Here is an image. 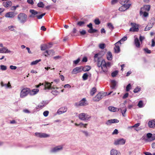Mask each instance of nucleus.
I'll return each instance as SVG.
<instances>
[{"mask_svg":"<svg viewBox=\"0 0 155 155\" xmlns=\"http://www.w3.org/2000/svg\"><path fill=\"white\" fill-rule=\"evenodd\" d=\"M94 22L95 24L96 25H98L100 23V21H99V20L98 19H95Z\"/></svg>","mask_w":155,"mask_h":155,"instance_id":"nucleus-54","label":"nucleus"},{"mask_svg":"<svg viewBox=\"0 0 155 155\" xmlns=\"http://www.w3.org/2000/svg\"><path fill=\"white\" fill-rule=\"evenodd\" d=\"M155 22V19L154 18H152L150 20V22H149L147 26L151 29L153 25L154 24Z\"/></svg>","mask_w":155,"mask_h":155,"instance_id":"nucleus-19","label":"nucleus"},{"mask_svg":"<svg viewBox=\"0 0 155 155\" xmlns=\"http://www.w3.org/2000/svg\"><path fill=\"white\" fill-rule=\"evenodd\" d=\"M118 131L117 129H115L112 133V134H118Z\"/></svg>","mask_w":155,"mask_h":155,"instance_id":"nucleus-63","label":"nucleus"},{"mask_svg":"<svg viewBox=\"0 0 155 155\" xmlns=\"http://www.w3.org/2000/svg\"><path fill=\"white\" fill-rule=\"evenodd\" d=\"M126 111H127V109L126 107L124 109V110H121V112L122 113V114L123 116L124 117H125V115H124V114L126 113Z\"/></svg>","mask_w":155,"mask_h":155,"instance_id":"nucleus-49","label":"nucleus"},{"mask_svg":"<svg viewBox=\"0 0 155 155\" xmlns=\"http://www.w3.org/2000/svg\"><path fill=\"white\" fill-rule=\"evenodd\" d=\"M121 44V43L120 42V41H118L115 44V47L114 49L115 53H118L120 52V48L119 45H120Z\"/></svg>","mask_w":155,"mask_h":155,"instance_id":"nucleus-10","label":"nucleus"},{"mask_svg":"<svg viewBox=\"0 0 155 155\" xmlns=\"http://www.w3.org/2000/svg\"><path fill=\"white\" fill-rule=\"evenodd\" d=\"M105 64L106 67H107V68H110L111 65V64L110 62H107V63H106L105 62Z\"/></svg>","mask_w":155,"mask_h":155,"instance_id":"nucleus-59","label":"nucleus"},{"mask_svg":"<svg viewBox=\"0 0 155 155\" xmlns=\"http://www.w3.org/2000/svg\"><path fill=\"white\" fill-rule=\"evenodd\" d=\"M86 101L85 99V98H83L79 102L76 103L75 104V105L77 106H84L86 104Z\"/></svg>","mask_w":155,"mask_h":155,"instance_id":"nucleus-14","label":"nucleus"},{"mask_svg":"<svg viewBox=\"0 0 155 155\" xmlns=\"http://www.w3.org/2000/svg\"><path fill=\"white\" fill-rule=\"evenodd\" d=\"M131 5V4H124L123 5L119 8V10H127L130 8Z\"/></svg>","mask_w":155,"mask_h":155,"instance_id":"nucleus-20","label":"nucleus"},{"mask_svg":"<svg viewBox=\"0 0 155 155\" xmlns=\"http://www.w3.org/2000/svg\"><path fill=\"white\" fill-rule=\"evenodd\" d=\"M137 106L140 108H142L143 107L144 105L143 101H140L138 103Z\"/></svg>","mask_w":155,"mask_h":155,"instance_id":"nucleus-37","label":"nucleus"},{"mask_svg":"<svg viewBox=\"0 0 155 155\" xmlns=\"http://www.w3.org/2000/svg\"><path fill=\"white\" fill-rule=\"evenodd\" d=\"M46 45H44L43 46H42L41 47V50L44 51L46 49H47V46H46Z\"/></svg>","mask_w":155,"mask_h":155,"instance_id":"nucleus-60","label":"nucleus"},{"mask_svg":"<svg viewBox=\"0 0 155 155\" xmlns=\"http://www.w3.org/2000/svg\"><path fill=\"white\" fill-rule=\"evenodd\" d=\"M91 69V68L89 66H86L82 68V70L84 72L88 71Z\"/></svg>","mask_w":155,"mask_h":155,"instance_id":"nucleus-33","label":"nucleus"},{"mask_svg":"<svg viewBox=\"0 0 155 155\" xmlns=\"http://www.w3.org/2000/svg\"><path fill=\"white\" fill-rule=\"evenodd\" d=\"M130 25L132 27L129 30L130 31L135 32L138 31L139 28L138 25H137L135 23L131 22Z\"/></svg>","mask_w":155,"mask_h":155,"instance_id":"nucleus-6","label":"nucleus"},{"mask_svg":"<svg viewBox=\"0 0 155 155\" xmlns=\"http://www.w3.org/2000/svg\"><path fill=\"white\" fill-rule=\"evenodd\" d=\"M10 83L9 82H8V84H5L4 86H5L6 88H9L11 87V85L10 84Z\"/></svg>","mask_w":155,"mask_h":155,"instance_id":"nucleus-62","label":"nucleus"},{"mask_svg":"<svg viewBox=\"0 0 155 155\" xmlns=\"http://www.w3.org/2000/svg\"><path fill=\"white\" fill-rule=\"evenodd\" d=\"M127 37L126 36H124L119 41H120V42L121 43V41H125L127 40Z\"/></svg>","mask_w":155,"mask_h":155,"instance_id":"nucleus-50","label":"nucleus"},{"mask_svg":"<svg viewBox=\"0 0 155 155\" xmlns=\"http://www.w3.org/2000/svg\"><path fill=\"white\" fill-rule=\"evenodd\" d=\"M118 73L117 71H115L111 73V76L112 77H115Z\"/></svg>","mask_w":155,"mask_h":155,"instance_id":"nucleus-44","label":"nucleus"},{"mask_svg":"<svg viewBox=\"0 0 155 155\" xmlns=\"http://www.w3.org/2000/svg\"><path fill=\"white\" fill-rule=\"evenodd\" d=\"M45 14V13H42L39 15H36V17H37L38 19H41L42 18V17L44 16Z\"/></svg>","mask_w":155,"mask_h":155,"instance_id":"nucleus-43","label":"nucleus"},{"mask_svg":"<svg viewBox=\"0 0 155 155\" xmlns=\"http://www.w3.org/2000/svg\"><path fill=\"white\" fill-rule=\"evenodd\" d=\"M10 68L12 70H15L17 68V67L16 66L11 65L10 66Z\"/></svg>","mask_w":155,"mask_h":155,"instance_id":"nucleus-64","label":"nucleus"},{"mask_svg":"<svg viewBox=\"0 0 155 155\" xmlns=\"http://www.w3.org/2000/svg\"><path fill=\"white\" fill-rule=\"evenodd\" d=\"M107 26L110 29L111 31H112L114 28V27L113 25L110 23H108L107 24Z\"/></svg>","mask_w":155,"mask_h":155,"instance_id":"nucleus-39","label":"nucleus"},{"mask_svg":"<svg viewBox=\"0 0 155 155\" xmlns=\"http://www.w3.org/2000/svg\"><path fill=\"white\" fill-rule=\"evenodd\" d=\"M143 50L147 54H150L151 52L150 50H149L147 48H145L143 49Z\"/></svg>","mask_w":155,"mask_h":155,"instance_id":"nucleus-51","label":"nucleus"},{"mask_svg":"<svg viewBox=\"0 0 155 155\" xmlns=\"http://www.w3.org/2000/svg\"><path fill=\"white\" fill-rule=\"evenodd\" d=\"M96 91V89L95 87L93 88L90 92V94L91 95H93L95 93Z\"/></svg>","mask_w":155,"mask_h":155,"instance_id":"nucleus-40","label":"nucleus"},{"mask_svg":"<svg viewBox=\"0 0 155 155\" xmlns=\"http://www.w3.org/2000/svg\"><path fill=\"white\" fill-rule=\"evenodd\" d=\"M81 71V68L80 67H77L73 69L71 72L72 74H76L80 72Z\"/></svg>","mask_w":155,"mask_h":155,"instance_id":"nucleus-18","label":"nucleus"},{"mask_svg":"<svg viewBox=\"0 0 155 155\" xmlns=\"http://www.w3.org/2000/svg\"><path fill=\"white\" fill-rule=\"evenodd\" d=\"M88 75L87 73H85L82 76V78L84 80H87L88 78Z\"/></svg>","mask_w":155,"mask_h":155,"instance_id":"nucleus-36","label":"nucleus"},{"mask_svg":"<svg viewBox=\"0 0 155 155\" xmlns=\"http://www.w3.org/2000/svg\"><path fill=\"white\" fill-rule=\"evenodd\" d=\"M120 152L114 149H111L110 151V155H117Z\"/></svg>","mask_w":155,"mask_h":155,"instance_id":"nucleus-25","label":"nucleus"},{"mask_svg":"<svg viewBox=\"0 0 155 155\" xmlns=\"http://www.w3.org/2000/svg\"><path fill=\"white\" fill-rule=\"evenodd\" d=\"M108 109L110 111L115 112L117 111V108L113 106H110L108 107Z\"/></svg>","mask_w":155,"mask_h":155,"instance_id":"nucleus-29","label":"nucleus"},{"mask_svg":"<svg viewBox=\"0 0 155 155\" xmlns=\"http://www.w3.org/2000/svg\"><path fill=\"white\" fill-rule=\"evenodd\" d=\"M112 124H113V123L111 119L108 120L105 123V124L107 125H110Z\"/></svg>","mask_w":155,"mask_h":155,"instance_id":"nucleus-46","label":"nucleus"},{"mask_svg":"<svg viewBox=\"0 0 155 155\" xmlns=\"http://www.w3.org/2000/svg\"><path fill=\"white\" fill-rule=\"evenodd\" d=\"M111 87L112 89L115 88L117 82L115 80H113L111 81Z\"/></svg>","mask_w":155,"mask_h":155,"instance_id":"nucleus-32","label":"nucleus"},{"mask_svg":"<svg viewBox=\"0 0 155 155\" xmlns=\"http://www.w3.org/2000/svg\"><path fill=\"white\" fill-rule=\"evenodd\" d=\"M48 111H45L43 112V115L45 117H47L48 115Z\"/></svg>","mask_w":155,"mask_h":155,"instance_id":"nucleus-58","label":"nucleus"},{"mask_svg":"<svg viewBox=\"0 0 155 155\" xmlns=\"http://www.w3.org/2000/svg\"><path fill=\"white\" fill-rule=\"evenodd\" d=\"M118 0H112L111 1V4L114 5L118 2Z\"/></svg>","mask_w":155,"mask_h":155,"instance_id":"nucleus-61","label":"nucleus"},{"mask_svg":"<svg viewBox=\"0 0 155 155\" xmlns=\"http://www.w3.org/2000/svg\"><path fill=\"white\" fill-rule=\"evenodd\" d=\"M131 87V85L130 84H129L127 85L126 87V91H129Z\"/></svg>","mask_w":155,"mask_h":155,"instance_id":"nucleus-48","label":"nucleus"},{"mask_svg":"<svg viewBox=\"0 0 155 155\" xmlns=\"http://www.w3.org/2000/svg\"><path fill=\"white\" fill-rule=\"evenodd\" d=\"M134 44L136 46L139 48L140 47V43L138 39L137 38H135L134 40Z\"/></svg>","mask_w":155,"mask_h":155,"instance_id":"nucleus-30","label":"nucleus"},{"mask_svg":"<svg viewBox=\"0 0 155 155\" xmlns=\"http://www.w3.org/2000/svg\"><path fill=\"white\" fill-rule=\"evenodd\" d=\"M0 69L2 71H5L7 69V67L6 66L1 65L0 66Z\"/></svg>","mask_w":155,"mask_h":155,"instance_id":"nucleus-42","label":"nucleus"},{"mask_svg":"<svg viewBox=\"0 0 155 155\" xmlns=\"http://www.w3.org/2000/svg\"><path fill=\"white\" fill-rule=\"evenodd\" d=\"M30 89L28 88H26L23 89L20 92V97L21 98H23L26 96L29 93Z\"/></svg>","mask_w":155,"mask_h":155,"instance_id":"nucleus-4","label":"nucleus"},{"mask_svg":"<svg viewBox=\"0 0 155 155\" xmlns=\"http://www.w3.org/2000/svg\"><path fill=\"white\" fill-rule=\"evenodd\" d=\"M80 60V58H78L77 60L74 61L73 63L75 64H77L79 62Z\"/></svg>","mask_w":155,"mask_h":155,"instance_id":"nucleus-53","label":"nucleus"},{"mask_svg":"<svg viewBox=\"0 0 155 155\" xmlns=\"http://www.w3.org/2000/svg\"><path fill=\"white\" fill-rule=\"evenodd\" d=\"M126 140L123 138H121L115 140L114 144L117 145H123L125 143Z\"/></svg>","mask_w":155,"mask_h":155,"instance_id":"nucleus-8","label":"nucleus"},{"mask_svg":"<svg viewBox=\"0 0 155 155\" xmlns=\"http://www.w3.org/2000/svg\"><path fill=\"white\" fill-rule=\"evenodd\" d=\"M8 29L9 30L11 31H14L15 28V27L13 25L9 26L8 27Z\"/></svg>","mask_w":155,"mask_h":155,"instance_id":"nucleus-45","label":"nucleus"},{"mask_svg":"<svg viewBox=\"0 0 155 155\" xmlns=\"http://www.w3.org/2000/svg\"><path fill=\"white\" fill-rule=\"evenodd\" d=\"M91 117L89 115L85 113L80 114L79 115V118L82 120H88Z\"/></svg>","mask_w":155,"mask_h":155,"instance_id":"nucleus-5","label":"nucleus"},{"mask_svg":"<svg viewBox=\"0 0 155 155\" xmlns=\"http://www.w3.org/2000/svg\"><path fill=\"white\" fill-rule=\"evenodd\" d=\"M17 13L15 12H9L7 13L5 15V16L7 18H13L16 15Z\"/></svg>","mask_w":155,"mask_h":155,"instance_id":"nucleus-13","label":"nucleus"},{"mask_svg":"<svg viewBox=\"0 0 155 155\" xmlns=\"http://www.w3.org/2000/svg\"><path fill=\"white\" fill-rule=\"evenodd\" d=\"M30 14L29 15V17L34 18L36 17V15L38 14V12L35 10H30Z\"/></svg>","mask_w":155,"mask_h":155,"instance_id":"nucleus-16","label":"nucleus"},{"mask_svg":"<svg viewBox=\"0 0 155 155\" xmlns=\"http://www.w3.org/2000/svg\"><path fill=\"white\" fill-rule=\"evenodd\" d=\"M140 14L142 17H146L148 16V13L147 12H143L142 10H140Z\"/></svg>","mask_w":155,"mask_h":155,"instance_id":"nucleus-26","label":"nucleus"},{"mask_svg":"<svg viewBox=\"0 0 155 155\" xmlns=\"http://www.w3.org/2000/svg\"><path fill=\"white\" fill-rule=\"evenodd\" d=\"M54 53L53 50H47L45 52V56L47 57L48 55H53Z\"/></svg>","mask_w":155,"mask_h":155,"instance_id":"nucleus-24","label":"nucleus"},{"mask_svg":"<svg viewBox=\"0 0 155 155\" xmlns=\"http://www.w3.org/2000/svg\"><path fill=\"white\" fill-rule=\"evenodd\" d=\"M48 102L46 101H42L38 105V108H41L44 107L45 105L47 104Z\"/></svg>","mask_w":155,"mask_h":155,"instance_id":"nucleus-27","label":"nucleus"},{"mask_svg":"<svg viewBox=\"0 0 155 155\" xmlns=\"http://www.w3.org/2000/svg\"><path fill=\"white\" fill-rule=\"evenodd\" d=\"M10 50H9L6 47H3L0 49V53H8L11 52Z\"/></svg>","mask_w":155,"mask_h":155,"instance_id":"nucleus-21","label":"nucleus"},{"mask_svg":"<svg viewBox=\"0 0 155 155\" xmlns=\"http://www.w3.org/2000/svg\"><path fill=\"white\" fill-rule=\"evenodd\" d=\"M105 96L104 93L102 92L99 93L94 98V100L95 101H98Z\"/></svg>","mask_w":155,"mask_h":155,"instance_id":"nucleus-9","label":"nucleus"},{"mask_svg":"<svg viewBox=\"0 0 155 155\" xmlns=\"http://www.w3.org/2000/svg\"><path fill=\"white\" fill-rule=\"evenodd\" d=\"M105 44H101L99 45V47L100 48L103 49L105 48Z\"/></svg>","mask_w":155,"mask_h":155,"instance_id":"nucleus-52","label":"nucleus"},{"mask_svg":"<svg viewBox=\"0 0 155 155\" xmlns=\"http://www.w3.org/2000/svg\"><path fill=\"white\" fill-rule=\"evenodd\" d=\"M85 22L81 21H78L77 23V25L80 26H83Z\"/></svg>","mask_w":155,"mask_h":155,"instance_id":"nucleus-41","label":"nucleus"},{"mask_svg":"<svg viewBox=\"0 0 155 155\" xmlns=\"http://www.w3.org/2000/svg\"><path fill=\"white\" fill-rule=\"evenodd\" d=\"M148 126L149 127L151 128H155V121L152 120L150 121L148 123Z\"/></svg>","mask_w":155,"mask_h":155,"instance_id":"nucleus-22","label":"nucleus"},{"mask_svg":"<svg viewBox=\"0 0 155 155\" xmlns=\"http://www.w3.org/2000/svg\"><path fill=\"white\" fill-rule=\"evenodd\" d=\"M140 87H136V88L134 90V93H137L138 92L140 91Z\"/></svg>","mask_w":155,"mask_h":155,"instance_id":"nucleus-47","label":"nucleus"},{"mask_svg":"<svg viewBox=\"0 0 155 155\" xmlns=\"http://www.w3.org/2000/svg\"><path fill=\"white\" fill-rule=\"evenodd\" d=\"M18 18L20 23L24 24L27 21V16L25 14L21 13L18 15Z\"/></svg>","mask_w":155,"mask_h":155,"instance_id":"nucleus-1","label":"nucleus"},{"mask_svg":"<svg viewBox=\"0 0 155 155\" xmlns=\"http://www.w3.org/2000/svg\"><path fill=\"white\" fill-rule=\"evenodd\" d=\"M113 124L118 123L119 122V120L117 119H111Z\"/></svg>","mask_w":155,"mask_h":155,"instance_id":"nucleus-56","label":"nucleus"},{"mask_svg":"<svg viewBox=\"0 0 155 155\" xmlns=\"http://www.w3.org/2000/svg\"><path fill=\"white\" fill-rule=\"evenodd\" d=\"M52 83H53V82H51V83H50L48 82L45 81L44 84L43 83L41 84L40 83L39 84L36 85V87L38 88L40 86L44 85V89L45 90H49L52 89H54L55 88L54 87H52L51 86V84Z\"/></svg>","mask_w":155,"mask_h":155,"instance_id":"nucleus-2","label":"nucleus"},{"mask_svg":"<svg viewBox=\"0 0 155 155\" xmlns=\"http://www.w3.org/2000/svg\"><path fill=\"white\" fill-rule=\"evenodd\" d=\"M150 5H145L141 7L140 10H150Z\"/></svg>","mask_w":155,"mask_h":155,"instance_id":"nucleus-34","label":"nucleus"},{"mask_svg":"<svg viewBox=\"0 0 155 155\" xmlns=\"http://www.w3.org/2000/svg\"><path fill=\"white\" fill-rule=\"evenodd\" d=\"M147 139L146 141L150 142L155 140V134H152L151 133H148L147 134Z\"/></svg>","mask_w":155,"mask_h":155,"instance_id":"nucleus-7","label":"nucleus"},{"mask_svg":"<svg viewBox=\"0 0 155 155\" xmlns=\"http://www.w3.org/2000/svg\"><path fill=\"white\" fill-rule=\"evenodd\" d=\"M3 5L5 7H10L12 5V2L10 1H8L6 2H3Z\"/></svg>","mask_w":155,"mask_h":155,"instance_id":"nucleus-23","label":"nucleus"},{"mask_svg":"<svg viewBox=\"0 0 155 155\" xmlns=\"http://www.w3.org/2000/svg\"><path fill=\"white\" fill-rule=\"evenodd\" d=\"M99 55V54L98 53L95 54L94 57V60L95 62H97L98 67L99 68L101 67V68L102 65L104 64L103 61H105L104 60L101 61V58L98 56Z\"/></svg>","mask_w":155,"mask_h":155,"instance_id":"nucleus-3","label":"nucleus"},{"mask_svg":"<svg viewBox=\"0 0 155 155\" xmlns=\"http://www.w3.org/2000/svg\"><path fill=\"white\" fill-rule=\"evenodd\" d=\"M67 110L66 107H62L59 108L57 111V113L58 114H61L65 112Z\"/></svg>","mask_w":155,"mask_h":155,"instance_id":"nucleus-17","label":"nucleus"},{"mask_svg":"<svg viewBox=\"0 0 155 155\" xmlns=\"http://www.w3.org/2000/svg\"><path fill=\"white\" fill-rule=\"evenodd\" d=\"M41 61V59L36 60L35 61L32 62L31 63V65H34L38 63Z\"/></svg>","mask_w":155,"mask_h":155,"instance_id":"nucleus-38","label":"nucleus"},{"mask_svg":"<svg viewBox=\"0 0 155 155\" xmlns=\"http://www.w3.org/2000/svg\"><path fill=\"white\" fill-rule=\"evenodd\" d=\"M35 135L40 138H46L50 137V135L45 133L36 132L35 133Z\"/></svg>","mask_w":155,"mask_h":155,"instance_id":"nucleus-11","label":"nucleus"},{"mask_svg":"<svg viewBox=\"0 0 155 155\" xmlns=\"http://www.w3.org/2000/svg\"><path fill=\"white\" fill-rule=\"evenodd\" d=\"M39 89H34L31 91L30 90L29 93L31 95H34L37 94L39 91Z\"/></svg>","mask_w":155,"mask_h":155,"instance_id":"nucleus-28","label":"nucleus"},{"mask_svg":"<svg viewBox=\"0 0 155 155\" xmlns=\"http://www.w3.org/2000/svg\"><path fill=\"white\" fill-rule=\"evenodd\" d=\"M80 33L81 35H84L86 34V31L85 30H83L80 31Z\"/></svg>","mask_w":155,"mask_h":155,"instance_id":"nucleus-57","label":"nucleus"},{"mask_svg":"<svg viewBox=\"0 0 155 155\" xmlns=\"http://www.w3.org/2000/svg\"><path fill=\"white\" fill-rule=\"evenodd\" d=\"M103 63H104V64L103 65H102L101 68L102 71H101L100 73H102L103 72H104L105 74H107L108 71V68L106 67V65H105V61H103Z\"/></svg>","mask_w":155,"mask_h":155,"instance_id":"nucleus-15","label":"nucleus"},{"mask_svg":"<svg viewBox=\"0 0 155 155\" xmlns=\"http://www.w3.org/2000/svg\"><path fill=\"white\" fill-rule=\"evenodd\" d=\"M63 149L62 146H59L53 148L50 150L51 153H55Z\"/></svg>","mask_w":155,"mask_h":155,"instance_id":"nucleus-12","label":"nucleus"},{"mask_svg":"<svg viewBox=\"0 0 155 155\" xmlns=\"http://www.w3.org/2000/svg\"><path fill=\"white\" fill-rule=\"evenodd\" d=\"M54 95H57L59 93L56 90H53L51 92Z\"/></svg>","mask_w":155,"mask_h":155,"instance_id":"nucleus-55","label":"nucleus"},{"mask_svg":"<svg viewBox=\"0 0 155 155\" xmlns=\"http://www.w3.org/2000/svg\"><path fill=\"white\" fill-rule=\"evenodd\" d=\"M37 6L39 8H43L45 6V4L42 2H40L37 4Z\"/></svg>","mask_w":155,"mask_h":155,"instance_id":"nucleus-35","label":"nucleus"},{"mask_svg":"<svg viewBox=\"0 0 155 155\" xmlns=\"http://www.w3.org/2000/svg\"><path fill=\"white\" fill-rule=\"evenodd\" d=\"M107 58L108 60H111L112 59V55L110 52L108 51L107 52Z\"/></svg>","mask_w":155,"mask_h":155,"instance_id":"nucleus-31","label":"nucleus"}]
</instances>
